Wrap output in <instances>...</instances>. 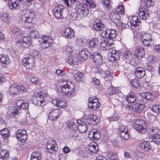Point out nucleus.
Listing matches in <instances>:
<instances>
[{
	"instance_id": "69168bd1",
	"label": "nucleus",
	"mask_w": 160,
	"mask_h": 160,
	"mask_svg": "<svg viewBox=\"0 0 160 160\" xmlns=\"http://www.w3.org/2000/svg\"><path fill=\"white\" fill-rule=\"evenodd\" d=\"M21 112V110L20 107L18 106H14L13 107V113L14 115H18Z\"/></svg>"
},
{
	"instance_id": "f704fd0d",
	"label": "nucleus",
	"mask_w": 160,
	"mask_h": 160,
	"mask_svg": "<svg viewBox=\"0 0 160 160\" xmlns=\"http://www.w3.org/2000/svg\"><path fill=\"white\" fill-rule=\"evenodd\" d=\"M93 26L95 30H102L104 29V25L100 20L97 19L95 20Z\"/></svg>"
},
{
	"instance_id": "423d86ee",
	"label": "nucleus",
	"mask_w": 160,
	"mask_h": 160,
	"mask_svg": "<svg viewBox=\"0 0 160 160\" xmlns=\"http://www.w3.org/2000/svg\"><path fill=\"white\" fill-rule=\"evenodd\" d=\"M39 41H40L42 48H48L53 43V40L51 37L44 35L39 38Z\"/></svg>"
},
{
	"instance_id": "3c124183",
	"label": "nucleus",
	"mask_w": 160,
	"mask_h": 160,
	"mask_svg": "<svg viewBox=\"0 0 160 160\" xmlns=\"http://www.w3.org/2000/svg\"><path fill=\"white\" fill-rule=\"evenodd\" d=\"M133 107V104L130 103L124 106L125 109L128 113H133L134 114Z\"/></svg>"
},
{
	"instance_id": "39448f33",
	"label": "nucleus",
	"mask_w": 160,
	"mask_h": 160,
	"mask_svg": "<svg viewBox=\"0 0 160 160\" xmlns=\"http://www.w3.org/2000/svg\"><path fill=\"white\" fill-rule=\"evenodd\" d=\"M31 99L32 102L37 106H43L45 105L43 97L41 93L34 92L32 95Z\"/></svg>"
},
{
	"instance_id": "774afa93",
	"label": "nucleus",
	"mask_w": 160,
	"mask_h": 160,
	"mask_svg": "<svg viewBox=\"0 0 160 160\" xmlns=\"http://www.w3.org/2000/svg\"><path fill=\"white\" fill-rule=\"evenodd\" d=\"M76 1V0H64L65 4H66L67 7L71 6Z\"/></svg>"
},
{
	"instance_id": "338daca9",
	"label": "nucleus",
	"mask_w": 160,
	"mask_h": 160,
	"mask_svg": "<svg viewBox=\"0 0 160 160\" xmlns=\"http://www.w3.org/2000/svg\"><path fill=\"white\" fill-rule=\"evenodd\" d=\"M159 109H160V106L158 105H153L151 109L152 111L156 113H159Z\"/></svg>"
},
{
	"instance_id": "8fccbe9b",
	"label": "nucleus",
	"mask_w": 160,
	"mask_h": 160,
	"mask_svg": "<svg viewBox=\"0 0 160 160\" xmlns=\"http://www.w3.org/2000/svg\"><path fill=\"white\" fill-rule=\"evenodd\" d=\"M108 160H119L117 155L113 152H109L107 155Z\"/></svg>"
},
{
	"instance_id": "4468645a",
	"label": "nucleus",
	"mask_w": 160,
	"mask_h": 160,
	"mask_svg": "<svg viewBox=\"0 0 160 160\" xmlns=\"http://www.w3.org/2000/svg\"><path fill=\"white\" fill-rule=\"evenodd\" d=\"M16 137L18 141L24 142L27 138V131L24 129H20L16 131Z\"/></svg>"
},
{
	"instance_id": "f8f14e48",
	"label": "nucleus",
	"mask_w": 160,
	"mask_h": 160,
	"mask_svg": "<svg viewBox=\"0 0 160 160\" xmlns=\"http://www.w3.org/2000/svg\"><path fill=\"white\" fill-rule=\"evenodd\" d=\"M64 8L63 6L60 5L55 7L53 12L57 18L62 19L63 18V12Z\"/></svg>"
},
{
	"instance_id": "72a5a7b5",
	"label": "nucleus",
	"mask_w": 160,
	"mask_h": 160,
	"mask_svg": "<svg viewBox=\"0 0 160 160\" xmlns=\"http://www.w3.org/2000/svg\"><path fill=\"white\" fill-rule=\"evenodd\" d=\"M152 140L157 144H160V131L158 132L157 133L153 134L152 135Z\"/></svg>"
},
{
	"instance_id": "4d7b16f0",
	"label": "nucleus",
	"mask_w": 160,
	"mask_h": 160,
	"mask_svg": "<svg viewBox=\"0 0 160 160\" xmlns=\"http://www.w3.org/2000/svg\"><path fill=\"white\" fill-rule=\"evenodd\" d=\"M83 74L81 72H78L73 75L74 79L78 81H80L82 77Z\"/></svg>"
},
{
	"instance_id": "4be33fe9",
	"label": "nucleus",
	"mask_w": 160,
	"mask_h": 160,
	"mask_svg": "<svg viewBox=\"0 0 160 160\" xmlns=\"http://www.w3.org/2000/svg\"><path fill=\"white\" fill-rule=\"evenodd\" d=\"M62 113L61 110L59 109H54L50 113L49 118L50 120L54 121L60 117Z\"/></svg>"
},
{
	"instance_id": "393cba45",
	"label": "nucleus",
	"mask_w": 160,
	"mask_h": 160,
	"mask_svg": "<svg viewBox=\"0 0 160 160\" xmlns=\"http://www.w3.org/2000/svg\"><path fill=\"white\" fill-rule=\"evenodd\" d=\"M76 122L78 125V131L82 133L85 132L87 130L86 123L79 120H77Z\"/></svg>"
},
{
	"instance_id": "dca6fc26",
	"label": "nucleus",
	"mask_w": 160,
	"mask_h": 160,
	"mask_svg": "<svg viewBox=\"0 0 160 160\" xmlns=\"http://www.w3.org/2000/svg\"><path fill=\"white\" fill-rule=\"evenodd\" d=\"M134 54L136 58L138 59H141L144 57L145 51L144 48L141 46H138L134 50Z\"/></svg>"
},
{
	"instance_id": "c03bdc74",
	"label": "nucleus",
	"mask_w": 160,
	"mask_h": 160,
	"mask_svg": "<svg viewBox=\"0 0 160 160\" xmlns=\"http://www.w3.org/2000/svg\"><path fill=\"white\" fill-rule=\"evenodd\" d=\"M18 0H9L8 5L11 9H14L18 5Z\"/></svg>"
},
{
	"instance_id": "a878e982",
	"label": "nucleus",
	"mask_w": 160,
	"mask_h": 160,
	"mask_svg": "<svg viewBox=\"0 0 160 160\" xmlns=\"http://www.w3.org/2000/svg\"><path fill=\"white\" fill-rule=\"evenodd\" d=\"M10 62V59L8 56L0 55V64L2 67H6L9 65Z\"/></svg>"
},
{
	"instance_id": "2f4dec72",
	"label": "nucleus",
	"mask_w": 160,
	"mask_h": 160,
	"mask_svg": "<svg viewBox=\"0 0 160 160\" xmlns=\"http://www.w3.org/2000/svg\"><path fill=\"white\" fill-rule=\"evenodd\" d=\"M139 146L141 149L145 151H148L151 148L150 142L147 141H144L141 142L139 144Z\"/></svg>"
},
{
	"instance_id": "0e129e2a",
	"label": "nucleus",
	"mask_w": 160,
	"mask_h": 160,
	"mask_svg": "<svg viewBox=\"0 0 160 160\" xmlns=\"http://www.w3.org/2000/svg\"><path fill=\"white\" fill-rule=\"evenodd\" d=\"M132 86L134 88H138L140 86V83L136 80H132L131 82Z\"/></svg>"
},
{
	"instance_id": "09e8293b",
	"label": "nucleus",
	"mask_w": 160,
	"mask_h": 160,
	"mask_svg": "<svg viewBox=\"0 0 160 160\" xmlns=\"http://www.w3.org/2000/svg\"><path fill=\"white\" fill-rule=\"evenodd\" d=\"M64 52L67 55L73 54V50L71 46H66L64 48Z\"/></svg>"
},
{
	"instance_id": "bb28decb",
	"label": "nucleus",
	"mask_w": 160,
	"mask_h": 160,
	"mask_svg": "<svg viewBox=\"0 0 160 160\" xmlns=\"http://www.w3.org/2000/svg\"><path fill=\"white\" fill-rule=\"evenodd\" d=\"M138 14L140 18L143 20L148 19L149 17L148 10L144 8L139 9Z\"/></svg>"
},
{
	"instance_id": "7c9ffc66",
	"label": "nucleus",
	"mask_w": 160,
	"mask_h": 160,
	"mask_svg": "<svg viewBox=\"0 0 160 160\" xmlns=\"http://www.w3.org/2000/svg\"><path fill=\"white\" fill-rule=\"evenodd\" d=\"M88 149L92 153H97L98 150V144L94 142H91L89 145Z\"/></svg>"
},
{
	"instance_id": "79ce46f5",
	"label": "nucleus",
	"mask_w": 160,
	"mask_h": 160,
	"mask_svg": "<svg viewBox=\"0 0 160 160\" xmlns=\"http://www.w3.org/2000/svg\"><path fill=\"white\" fill-rule=\"evenodd\" d=\"M76 44L79 47H84L87 42V41L85 38L82 37L78 39L76 41Z\"/></svg>"
},
{
	"instance_id": "49530a36",
	"label": "nucleus",
	"mask_w": 160,
	"mask_h": 160,
	"mask_svg": "<svg viewBox=\"0 0 160 160\" xmlns=\"http://www.w3.org/2000/svg\"><path fill=\"white\" fill-rule=\"evenodd\" d=\"M9 132L8 129L6 128L0 130L1 134L4 139H7L8 137Z\"/></svg>"
},
{
	"instance_id": "b1692460",
	"label": "nucleus",
	"mask_w": 160,
	"mask_h": 160,
	"mask_svg": "<svg viewBox=\"0 0 160 160\" xmlns=\"http://www.w3.org/2000/svg\"><path fill=\"white\" fill-rule=\"evenodd\" d=\"M19 42L21 45L24 48H28L31 45V38L28 36H23Z\"/></svg>"
},
{
	"instance_id": "5701e85b",
	"label": "nucleus",
	"mask_w": 160,
	"mask_h": 160,
	"mask_svg": "<svg viewBox=\"0 0 160 160\" xmlns=\"http://www.w3.org/2000/svg\"><path fill=\"white\" fill-rule=\"evenodd\" d=\"M92 53L88 52L87 50L85 48L81 50L79 52L78 57V59L80 60H86L88 57L90 58V55Z\"/></svg>"
},
{
	"instance_id": "2eb2a0df",
	"label": "nucleus",
	"mask_w": 160,
	"mask_h": 160,
	"mask_svg": "<svg viewBox=\"0 0 160 160\" xmlns=\"http://www.w3.org/2000/svg\"><path fill=\"white\" fill-rule=\"evenodd\" d=\"M120 56L121 50L119 51H116L113 49L108 54V59L110 61L113 62L119 59Z\"/></svg>"
},
{
	"instance_id": "412c9836",
	"label": "nucleus",
	"mask_w": 160,
	"mask_h": 160,
	"mask_svg": "<svg viewBox=\"0 0 160 160\" xmlns=\"http://www.w3.org/2000/svg\"><path fill=\"white\" fill-rule=\"evenodd\" d=\"M118 133L120 135L121 137L123 139L128 140L129 137L128 129L126 127L124 126H120Z\"/></svg>"
},
{
	"instance_id": "473e14b6",
	"label": "nucleus",
	"mask_w": 160,
	"mask_h": 160,
	"mask_svg": "<svg viewBox=\"0 0 160 160\" xmlns=\"http://www.w3.org/2000/svg\"><path fill=\"white\" fill-rule=\"evenodd\" d=\"M94 139L98 140L100 138L101 135L97 129H93L92 130L89 134V137Z\"/></svg>"
},
{
	"instance_id": "6ab92c4d",
	"label": "nucleus",
	"mask_w": 160,
	"mask_h": 160,
	"mask_svg": "<svg viewBox=\"0 0 160 160\" xmlns=\"http://www.w3.org/2000/svg\"><path fill=\"white\" fill-rule=\"evenodd\" d=\"M68 58L66 59V62L69 64L77 65L80 61L75 53L68 55Z\"/></svg>"
},
{
	"instance_id": "aec40b11",
	"label": "nucleus",
	"mask_w": 160,
	"mask_h": 160,
	"mask_svg": "<svg viewBox=\"0 0 160 160\" xmlns=\"http://www.w3.org/2000/svg\"><path fill=\"white\" fill-rule=\"evenodd\" d=\"M24 89V87L23 86H18L16 84H13L10 86L9 91L11 95H15L18 94L19 91H23Z\"/></svg>"
},
{
	"instance_id": "37998d69",
	"label": "nucleus",
	"mask_w": 160,
	"mask_h": 160,
	"mask_svg": "<svg viewBox=\"0 0 160 160\" xmlns=\"http://www.w3.org/2000/svg\"><path fill=\"white\" fill-rule=\"evenodd\" d=\"M41 154L38 152H34L31 156L30 160H41Z\"/></svg>"
},
{
	"instance_id": "f257e3e1",
	"label": "nucleus",
	"mask_w": 160,
	"mask_h": 160,
	"mask_svg": "<svg viewBox=\"0 0 160 160\" xmlns=\"http://www.w3.org/2000/svg\"><path fill=\"white\" fill-rule=\"evenodd\" d=\"M34 13L33 12L27 9L23 10L22 12V20L25 23V25L28 27L27 24H29L32 22L36 21V19L34 18Z\"/></svg>"
},
{
	"instance_id": "6e6d98bb",
	"label": "nucleus",
	"mask_w": 160,
	"mask_h": 160,
	"mask_svg": "<svg viewBox=\"0 0 160 160\" xmlns=\"http://www.w3.org/2000/svg\"><path fill=\"white\" fill-rule=\"evenodd\" d=\"M64 35L68 38H71L74 36V31H64Z\"/></svg>"
},
{
	"instance_id": "c756f323",
	"label": "nucleus",
	"mask_w": 160,
	"mask_h": 160,
	"mask_svg": "<svg viewBox=\"0 0 160 160\" xmlns=\"http://www.w3.org/2000/svg\"><path fill=\"white\" fill-rule=\"evenodd\" d=\"M133 107L134 114H139L145 108L144 105L138 103L134 104Z\"/></svg>"
},
{
	"instance_id": "c9c22d12",
	"label": "nucleus",
	"mask_w": 160,
	"mask_h": 160,
	"mask_svg": "<svg viewBox=\"0 0 160 160\" xmlns=\"http://www.w3.org/2000/svg\"><path fill=\"white\" fill-rule=\"evenodd\" d=\"M9 155V152L6 150L2 149L0 150V160H7Z\"/></svg>"
},
{
	"instance_id": "4c0bfd02",
	"label": "nucleus",
	"mask_w": 160,
	"mask_h": 160,
	"mask_svg": "<svg viewBox=\"0 0 160 160\" xmlns=\"http://www.w3.org/2000/svg\"><path fill=\"white\" fill-rule=\"evenodd\" d=\"M126 99L128 102L132 103L134 102L136 100V97L134 93L132 92H130L126 96Z\"/></svg>"
},
{
	"instance_id": "e433bc0d",
	"label": "nucleus",
	"mask_w": 160,
	"mask_h": 160,
	"mask_svg": "<svg viewBox=\"0 0 160 160\" xmlns=\"http://www.w3.org/2000/svg\"><path fill=\"white\" fill-rule=\"evenodd\" d=\"M76 122L72 120L69 121L68 122V128L72 130L73 132L74 131H78V125L77 124V120H75Z\"/></svg>"
},
{
	"instance_id": "f03ea898",
	"label": "nucleus",
	"mask_w": 160,
	"mask_h": 160,
	"mask_svg": "<svg viewBox=\"0 0 160 160\" xmlns=\"http://www.w3.org/2000/svg\"><path fill=\"white\" fill-rule=\"evenodd\" d=\"M74 85L70 83L69 84L67 82L66 84L60 85L58 88V90L60 92H62L68 96L73 95L75 91Z\"/></svg>"
},
{
	"instance_id": "13d9d810",
	"label": "nucleus",
	"mask_w": 160,
	"mask_h": 160,
	"mask_svg": "<svg viewBox=\"0 0 160 160\" xmlns=\"http://www.w3.org/2000/svg\"><path fill=\"white\" fill-rule=\"evenodd\" d=\"M102 2L103 6L106 9L108 10L111 8L110 2L108 0H102Z\"/></svg>"
},
{
	"instance_id": "603ef678",
	"label": "nucleus",
	"mask_w": 160,
	"mask_h": 160,
	"mask_svg": "<svg viewBox=\"0 0 160 160\" xmlns=\"http://www.w3.org/2000/svg\"><path fill=\"white\" fill-rule=\"evenodd\" d=\"M108 87L107 90V92L109 95H112L114 94L115 92V88L112 86L111 83H109Z\"/></svg>"
},
{
	"instance_id": "20e7f679",
	"label": "nucleus",
	"mask_w": 160,
	"mask_h": 160,
	"mask_svg": "<svg viewBox=\"0 0 160 160\" xmlns=\"http://www.w3.org/2000/svg\"><path fill=\"white\" fill-rule=\"evenodd\" d=\"M147 124L142 119H136L134 122V128L139 132L144 133L146 131Z\"/></svg>"
},
{
	"instance_id": "a211bd4d",
	"label": "nucleus",
	"mask_w": 160,
	"mask_h": 160,
	"mask_svg": "<svg viewBox=\"0 0 160 160\" xmlns=\"http://www.w3.org/2000/svg\"><path fill=\"white\" fill-rule=\"evenodd\" d=\"M110 18L117 26L120 24L121 19L119 14L117 12H112L110 14Z\"/></svg>"
},
{
	"instance_id": "9b49d317",
	"label": "nucleus",
	"mask_w": 160,
	"mask_h": 160,
	"mask_svg": "<svg viewBox=\"0 0 160 160\" xmlns=\"http://www.w3.org/2000/svg\"><path fill=\"white\" fill-rule=\"evenodd\" d=\"M101 104L98 102V99L95 97H91L88 99V106L91 109L96 110L100 107Z\"/></svg>"
},
{
	"instance_id": "7ed1b4c3",
	"label": "nucleus",
	"mask_w": 160,
	"mask_h": 160,
	"mask_svg": "<svg viewBox=\"0 0 160 160\" xmlns=\"http://www.w3.org/2000/svg\"><path fill=\"white\" fill-rule=\"evenodd\" d=\"M121 56L122 59L126 62H130L131 64L135 65L134 62H133L134 59L132 58V54L131 51L125 48L121 49Z\"/></svg>"
},
{
	"instance_id": "c85d7f7f",
	"label": "nucleus",
	"mask_w": 160,
	"mask_h": 160,
	"mask_svg": "<svg viewBox=\"0 0 160 160\" xmlns=\"http://www.w3.org/2000/svg\"><path fill=\"white\" fill-rule=\"evenodd\" d=\"M132 20L130 22L131 27L133 29V27L134 28H137L138 29H140V24L141 22L139 21V19L138 16H134L132 18Z\"/></svg>"
},
{
	"instance_id": "ea45409f",
	"label": "nucleus",
	"mask_w": 160,
	"mask_h": 160,
	"mask_svg": "<svg viewBox=\"0 0 160 160\" xmlns=\"http://www.w3.org/2000/svg\"><path fill=\"white\" fill-rule=\"evenodd\" d=\"M97 119L96 115H91L88 116V118L87 119V122L89 124L95 125L96 124V120Z\"/></svg>"
},
{
	"instance_id": "58836bf2",
	"label": "nucleus",
	"mask_w": 160,
	"mask_h": 160,
	"mask_svg": "<svg viewBox=\"0 0 160 160\" xmlns=\"http://www.w3.org/2000/svg\"><path fill=\"white\" fill-rule=\"evenodd\" d=\"M98 43V39L96 38H93L90 41L89 47L91 49L97 48Z\"/></svg>"
},
{
	"instance_id": "bf43d9fd",
	"label": "nucleus",
	"mask_w": 160,
	"mask_h": 160,
	"mask_svg": "<svg viewBox=\"0 0 160 160\" xmlns=\"http://www.w3.org/2000/svg\"><path fill=\"white\" fill-rule=\"evenodd\" d=\"M109 33V39H112L115 38L117 35L116 33L117 31H108Z\"/></svg>"
},
{
	"instance_id": "1a4fd4ad",
	"label": "nucleus",
	"mask_w": 160,
	"mask_h": 160,
	"mask_svg": "<svg viewBox=\"0 0 160 160\" xmlns=\"http://www.w3.org/2000/svg\"><path fill=\"white\" fill-rule=\"evenodd\" d=\"M95 72L101 74L102 76L104 78L106 81H110L112 78L113 73L110 71H105L101 68H95Z\"/></svg>"
},
{
	"instance_id": "a19ab883",
	"label": "nucleus",
	"mask_w": 160,
	"mask_h": 160,
	"mask_svg": "<svg viewBox=\"0 0 160 160\" xmlns=\"http://www.w3.org/2000/svg\"><path fill=\"white\" fill-rule=\"evenodd\" d=\"M17 105L19 106L20 108L23 109H26L28 108V104L27 102H25L23 100H19L16 103Z\"/></svg>"
},
{
	"instance_id": "cd10ccee",
	"label": "nucleus",
	"mask_w": 160,
	"mask_h": 160,
	"mask_svg": "<svg viewBox=\"0 0 160 160\" xmlns=\"http://www.w3.org/2000/svg\"><path fill=\"white\" fill-rule=\"evenodd\" d=\"M134 73L136 77L140 78H143L145 73L144 69L142 67L136 68Z\"/></svg>"
},
{
	"instance_id": "052dcab7",
	"label": "nucleus",
	"mask_w": 160,
	"mask_h": 160,
	"mask_svg": "<svg viewBox=\"0 0 160 160\" xmlns=\"http://www.w3.org/2000/svg\"><path fill=\"white\" fill-rule=\"evenodd\" d=\"M67 105L66 101L65 100H59L58 107L61 108H64L66 107Z\"/></svg>"
},
{
	"instance_id": "6e6552de",
	"label": "nucleus",
	"mask_w": 160,
	"mask_h": 160,
	"mask_svg": "<svg viewBox=\"0 0 160 160\" xmlns=\"http://www.w3.org/2000/svg\"><path fill=\"white\" fill-rule=\"evenodd\" d=\"M23 64L28 69L31 68L35 66V60L33 56L28 55L22 60Z\"/></svg>"
},
{
	"instance_id": "5fc2aeb1",
	"label": "nucleus",
	"mask_w": 160,
	"mask_h": 160,
	"mask_svg": "<svg viewBox=\"0 0 160 160\" xmlns=\"http://www.w3.org/2000/svg\"><path fill=\"white\" fill-rule=\"evenodd\" d=\"M28 35L32 38L38 39L39 37V34L38 31H32L30 32Z\"/></svg>"
},
{
	"instance_id": "e2e57ef3",
	"label": "nucleus",
	"mask_w": 160,
	"mask_h": 160,
	"mask_svg": "<svg viewBox=\"0 0 160 160\" xmlns=\"http://www.w3.org/2000/svg\"><path fill=\"white\" fill-rule=\"evenodd\" d=\"M77 131H74L73 132V131H72V135H71L72 138L76 139V140H78L80 139V138L78 134V132Z\"/></svg>"
},
{
	"instance_id": "0eeeda50",
	"label": "nucleus",
	"mask_w": 160,
	"mask_h": 160,
	"mask_svg": "<svg viewBox=\"0 0 160 160\" xmlns=\"http://www.w3.org/2000/svg\"><path fill=\"white\" fill-rule=\"evenodd\" d=\"M76 11L82 17L87 16L89 13V10L87 7H84L80 2H77L76 5Z\"/></svg>"
},
{
	"instance_id": "ddd939ff",
	"label": "nucleus",
	"mask_w": 160,
	"mask_h": 160,
	"mask_svg": "<svg viewBox=\"0 0 160 160\" xmlns=\"http://www.w3.org/2000/svg\"><path fill=\"white\" fill-rule=\"evenodd\" d=\"M58 148V146L55 141L52 140L48 142L47 145V149L50 153L51 154L56 151Z\"/></svg>"
},
{
	"instance_id": "f3484780",
	"label": "nucleus",
	"mask_w": 160,
	"mask_h": 160,
	"mask_svg": "<svg viewBox=\"0 0 160 160\" xmlns=\"http://www.w3.org/2000/svg\"><path fill=\"white\" fill-rule=\"evenodd\" d=\"M90 58L92 59L96 65H100L103 63L102 56L98 53L92 52L90 55Z\"/></svg>"
},
{
	"instance_id": "a18cd8bd",
	"label": "nucleus",
	"mask_w": 160,
	"mask_h": 160,
	"mask_svg": "<svg viewBox=\"0 0 160 160\" xmlns=\"http://www.w3.org/2000/svg\"><path fill=\"white\" fill-rule=\"evenodd\" d=\"M82 3L87 6H89L91 8H93L96 7L95 4L92 0H82Z\"/></svg>"
},
{
	"instance_id": "9d476101",
	"label": "nucleus",
	"mask_w": 160,
	"mask_h": 160,
	"mask_svg": "<svg viewBox=\"0 0 160 160\" xmlns=\"http://www.w3.org/2000/svg\"><path fill=\"white\" fill-rule=\"evenodd\" d=\"M100 44L101 47L105 48L106 50L109 49L114 47L113 41L112 39L109 38L102 39Z\"/></svg>"
},
{
	"instance_id": "de8ad7c7",
	"label": "nucleus",
	"mask_w": 160,
	"mask_h": 160,
	"mask_svg": "<svg viewBox=\"0 0 160 160\" xmlns=\"http://www.w3.org/2000/svg\"><path fill=\"white\" fill-rule=\"evenodd\" d=\"M134 38H142L144 32L142 31H133Z\"/></svg>"
},
{
	"instance_id": "680f3d73",
	"label": "nucleus",
	"mask_w": 160,
	"mask_h": 160,
	"mask_svg": "<svg viewBox=\"0 0 160 160\" xmlns=\"http://www.w3.org/2000/svg\"><path fill=\"white\" fill-rule=\"evenodd\" d=\"M116 12H117L118 13H120L121 15L123 14L125 12L124 6L122 5L119 6L118 7Z\"/></svg>"
},
{
	"instance_id": "864d4df0",
	"label": "nucleus",
	"mask_w": 160,
	"mask_h": 160,
	"mask_svg": "<svg viewBox=\"0 0 160 160\" xmlns=\"http://www.w3.org/2000/svg\"><path fill=\"white\" fill-rule=\"evenodd\" d=\"M155 0H144L143 5L146 7L152 6L154 3Z\"/></svg>"
}]
</instances>
